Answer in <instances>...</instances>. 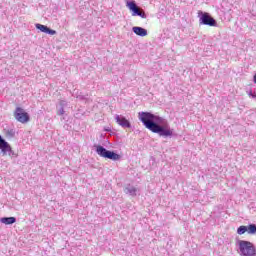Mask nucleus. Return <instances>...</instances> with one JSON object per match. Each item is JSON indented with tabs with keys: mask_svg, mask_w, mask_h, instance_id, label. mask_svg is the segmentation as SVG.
<instances>
[{
	"mask_svg": "<svg viewBox=\"0 0 256 256\" xmlns=\"http://www.w3.org/2000/svg\"><path fill=\"white\" fill-rule=\"evenodd\" d=\"M198 18L202 25H209V27H217V20L207 12L199 10Z\"/></svg>",
	"mask_w": 256,
	"mask_h": 256,
	"instance_id": "4",
	"label": "nucleus"
},
{
	"mask_svg": "<svg viewBox=\"0 0 256 256\" xmlns=\"http://www.w3.org/2000/svg\"><path fill=\"white\" fill-rule=\"evenodd\" d=\"M138 119L146 129L152 133H157L160 137H173L175 135V130L171 128L169 122L159 115L151 112H139Z\"/></svg>",
	"mask_w": 256,
	"mask_h": 256,
	"instance_id": "1",
	"label": "nucleus"
},
{
	"mask_svg": "<svg viewBox=\"0 0 256 256\" xmlns=\"http://www.w3.org/2000/svg\"><path fill=\"white\" fill-rule=\"evenodd\" d=\"M124 191L126 194L131 195V197H137V193L139 192V189H137L133 185H128L126 186Z\"/></svg>",
	"mask_w": 256,
	"mask_h": 256,
	"instance_id": "11",
	"label": "nucleus"
},
{
	"mask_svg": "<svg viewBox=\"0 0 256 256\" xmlns=\"http://www.w3.org/2000/svg\"><path fill=\"white\" fill-rule=\"evenodd\" d=\"M246 232L249 235H255V233H256V225L255 224H250L249 226H247Z\"/></svg>",
	"mask_w": 256,
	"mask_h": 256,
	"instance_id": "14",
	"label": "nucleus"
},
{
	"mask_svg": "<svg viewBox=\"0 0 256 256\" xmlns=\"http://www.w3.org/2000/svg\"><path fill=\"white\" fill-rule=\"evenodd\" d=\"M237 233L238 235H245V233H247V226H240L237 229Z\"/></svg>",
	"mask_w": 256,
	"mask_h": 256,
	"instance_id": "15",
	"label": "nucleus"
},
{
	"mask_svg": "<svg viewBox=\"0 0 256 256\" xmlns=\"http://www.w3.org/2000/svg\"><path fill=\"white\" fill-rule=\"evenodd\" d=\"M65 105H67V102H65L64 100H61L59 102L60 108H58L57 110V115H65V109L63 108L65 107Z\"/></svg>",
	"mask_w": 256,
	"mask_h": 256,
	"instance_id": "13",
	"label": "nucleus"
},
{
	"mask_svg": "<svg viewBox=\"0 0 256 256\" xmlns=\"http://www.w3.org/2000/svg\"><path fill=\"white\" fill-rule=\"evenodd\" d=\"M237 247L241 256H256L255 245L250 241L238 240Z\"/></svg>",
	"mask_w": 256,
	"mask_h": 256,
	"instance_id": "2",
	"label": "nucleus"
},
{
	"mask_svg": "<svg viewBox=\"0 0 256 256\" xmlns=\"http://www.w3.org/2000/svg\"><path fill=\"white\" fill-rule=\"evenodd\" d=\"M249 97H252V99H256V92L250 91Z\"/></svg>",
	"mask_w": 256,
	"mask_h": 256,
	"instance_id": "16",
	"label": "nucleus"
},
{
	"mask_svg": "<svg viewBox=\"0 0 256 256\" xmlns=\"http://www.w3.org/2000/svg\"><path fill=\"white\" fill-rule=\"evenodd\" d=\"M17 222L16 217H2L0 218V223H3V225H13V223Z\"/></svg>",
	"mask_w": 256,
	"mask_h": 256,
	"instance_id": "12",
	"label": "nucleus"
},
{
	"mask_svg": "<svg viewBox=\"0 0 256 256\" xmlns=\"http://www.w3.org/2000/svg\"><path fill=\"white\" fill-rule=\"evenodd\" d=\"M36 29H39L42 33H47L48 35H57V31L50 29L46 25L43 24H35Z\"/></svg>",
	"mask_w": 256,
	"mask_h": 256,
	"instance_id": "9",
	"label": "nucleus"
},
{
	"mask_svg": "<svg viewBox=\"0 0 256 256\" xmlns=\"http://www.w3.org/2000/svg\"><path fill=\"white\" fill-rule=\"evenodd\" d=\"M126 7H128L129 10L132 11L133 17L138 16V17H141L142 19H147V14H145V11L143 9L137 6V3L135 2V0L126 1Z\"/></svg>",
	"mask_w": 256,
	"mask_h": 256,
	"instance_id": "5",
	"label": "nucleus"
},
{
	"mask_svg": "<svg viewBox=\"0 0 256 256\" xmlns=\"http://www.w3.org/2000/svg\"><path fill=\"white\" fill-rule=\"evenodd\" d=\"M14 117L16 119V121H19V123H29L30 121V116H29V113H27L25 111V109L21 108V107H17L15 109V112H14Z\"/></svg>",
	"mask_w": 256,
	"mask_h": 256,
	"instance_id": "7",
	"label": "nucleus"
},
{
	"mask_svg": "<svg viewBox=\"0 0 256 256\" xmlns=\"http://www.w3.org/2000/svg\"><path fill=\"white\" fill-rule=\"evenodd\" d=\"M133 33L135 35H138L139 37H147V29L139 27V26H134L132 28Z\"/></svg>",
	"mask_w": 256,
	"mask_h": 256,
	"instance_id": "10",
	"label": "nucleus"
},
{
	"mask_svg": "<svg viewBox=\"0 0 256 256\" xmlns=\"http://www.w3.org/2000/svg\"><path fill=\"white\" fill-rule=\"evenodd\" d=\"M114 119L123 129H131V122L125 116L117 114Z\"/></svg>",
	"mask_w": 256,
	"mask_h": 256,
	"instance_id": "8",
	"label": "nucleus"
},
{
	"mask_svg": "<svg viewBox=\"0 0 256 256\" xmlns=\"http://www.w3.org/2000/svg\"><path fill=\"white\" fill-rule=\"evenodd\" d=\"M96 153L100 157H104V159H111L112 161H119V160H121V155H119V154H117L115 152H111V151L105 149L101 145L96 146Z\"/></svg>",
	"mask_w": 256,
	"mask_h": 256,
	"instance_id": "3",
	"label": "nucleus"
},
{
	"mask_svg": "<svg viewBox=\"0 0 256 256\" xmlns=\"http://www.w3.org/2000/svg\"><path fill=\"white\" fill-rule=\"evenodd\" d=\"M0 151L3 156L8 155L10 157H19V154L13 151L11 144L5 141V139H3L1 135H0Z\"/></svg>",
	"mask_w": 256,
	"mask_h": 256,
	"instance_id": "6",
	"label": "nucleus"
}]
</instances>
